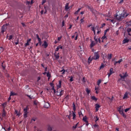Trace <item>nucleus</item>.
Returning <instances> with one entry per match:
<instances>
[{
    "label": "nucleus",
    "mask_w": 131,
    "mask_h": 131,
    "mask_svg": "<svg viewBox=\"0 0 131 131\" xmlns=\"http://www.w3.org/2000/svg\"><path fill=\"white\" fill-rule=\"evenodd\" d=\"M5 63V61H3L2 63V67L3 68V69L4 70H6V66L5 64H4Z\"/></svg>",
    "instance_id": "11"
},
{
    "label": "nucleus",
    "mask_w": 131,
    "mask_h": 131,
    "mask_svg": "<svg viewBox=\"0 0 131 131\" xmlns=\"http://www.w3.org/2000/svg\"><path fill=\"white\" fill-rule=\"evenodd\" d=\"M99 57H100V56H99V55L98 54V52H97L94 53V56L92 58H93V60H96L99 59Z\"/></svg>",
    "instance_id": "4"
},
{
    "label": "nucleus",
    "mask_w": 131,
    "mask_h": 131,
    "mask_svg": "<svg viewBox=\"0 0 131 131\" xmlns=\"http://www.w3.org/2000/svg\"><path fill=\"white\" fill-rule=\"evenodd\" d=\"M52 90L53 91V92L54 94H56V89H55V88L54 87V86H52Z\"/></svg>",
    "instance_id": "38"
},
{
    "label": "nucleus",
    "mask_w": 131,
    "mask_h": 131,
    "mask_svg": "<svg viewBox=\"0 0 131 131\" xmlns=\"http://www.w3.org/2000/svg\"><path fill=\"white\" fill-rule=\"evenodd\" d=\"M118 111H119V113H120L121 115H122L124 118H126V115H125V114L124 113V112H123V110H121V108H120V107H119V108H118Z\"/></svg>",
    "instance_id": "5"
},
{
    "label": "nucleus",
    "mask_w": 131,
    "mask_h": 131,
    "mask_svg": "<svg viewBox=\"0 0 131 131\" xmlns=\"http://www.w3.org/2000/svg\"><path fill=\"white\" fill-rule=\"evenodd\" d=\"M122 61H123L122 59H120L119 60H118L117 61H115L114 64V66H116L117 63H120L121 62H122Z\"/></svg>",
    "instance_id": "13"
},
{
    "label": "nucleus",
    "mask_w": 131,
    "mask_h": 131,
    "mask_svg": "<svg viewBox=\"0 0 131 131\" xmlns=\"http://www.w3.org/2000/svg\"><path fill=\"white\" fill-rule=\"evenodd\" d=\"M105 33H104V35L103 36V37H102V38H101V39H102V42H103V40H106L107 39V38L106 37V36H105Z\"/></svg>",
    "instance_id": "30"
},
{
    "label": "nucleus",
    "mask_w": 131,
    "mask_h": 131,
    "mask_svg": "<svg viewBox=\"0 0 131 131\" xmlns=\"http://www.w3.org/2000/svg\"><path fill=\"white\" fill-rule=\"evenodd\" d=\"M65 10H69V3H67L65 6Z\"/></svg>",
    "instance_id": "19"
},
{
    "label": "nucleus",
    "mask_w": 131,
    "mask_h": 131,
    "mask_svg": "<svg viewBox=\"0 0 131 131\" xmlns=\"http://www.w3.org/2000/svg\"><path fill=\"white\" fill-rule=\"evenodd\" d=\"M95 29H96L95 27H93L92 29V30L93 32H94V31H95Z\"/></svg>",
    "instance_id": "61"
},
{
    "label": "nucleus",
    "mask_w": 131,
    "mask_h": 131,
    "mask_svg": "<svg viewBox=\"0 0 131 131\" xmlns=\"http://www.w3.org/2000/svg\"><path fill=\"white\" fill-rule=\"evenodd\" d=\"M15 114L17 115V116H19L18 111L17 110L15 111Z\"/></svg>",
    "instance_id": "57"
},
{
    "label": "nucleus",
    "mask_w": 131,
    "mask_h": 131,
    "mask_svg": "<svg viewBox=\"0 0 131 131\" xmlns=\"http://www.w3.org/2000/svg\"><path fill=\"white\" fill-rule=\"evenodd\" d=\"M28 113H24V118H27Z\"/></svg>",
    "instance_id": "48"
},
{
    "label": "nucleus",
    "mask_w": 131,
    "mask_h": 131,
    "mask_svg": "<svg viewBox=\"0 0 131 131\" xmlns=\"http://www.w3.org/2000/svg\"><path fill=\"white\" fill-rule=\"evenodd\" d=\"M85 91H86V93H87V94H88V95H89V94L90 93V90H89V89L87 88V89H85Z\"/></svg>",
    "instance_id": "41"
},
{
    "label": "nucleus",
    "mask_w": 131,
    "mask_h": 131,
    "mask_svg": "<svg viewBox=\"0 0 131 131\" xmlns=\"http://www.w3.org/2000/svg\"><path fill=\"white\" fill-rule=\"evenodd\" d=\"M130 110V108H127L126 109H125V112L127 113L128 111H129Z\"/></svg>",
    "instance_id": "58"
},
{
    "label": "nucleus",
    "mask_w": 131,
    "mask_h": 131,
    "mask_svg": "<svg viewBox=\"0 0 131 131\" xmlns=\"http://www.w3.org/2000/svg\"><path fill=\"white\" fill-rule=\"evenodd\" d=\"M4 51V49L3 47H0V53H2Z\"/></svg>",
    "instance_id": "36"
},
{
    "label": "nucleus",
    "mask_w": 131,
    "mask_h": 131,
    "mask_svg": "<svg viewBox=\"0 0 131 131\" xmlns=\"http://www.w3.org/2000/svg\"><path fill=\"white\" fill-rule=\"evenodd\" d=\"M44 107L46 108H49V107H50V103L46 102L44 105Z\"/></svg>",
    "instance_id": "17"
},
{
    "label": "nucleus",
    "mask_w": 131,
    "mask_h": 131,
    "mask_svg": "<svg viewBox=\"0 0 131 131\" xmlns=\"http://www.w3.org/2000/svg\"><path fill=\"white\" fill-rule=\"evenodd\" d=\"M74 80L73 79V76H71L70 77V82H72Z\"/></svg>",
    "instance_id": "42"
},
{
    "label": "nucleus",
    "mask_w": 131,
    "mask_h": 131,
    "mask_svg": "<svg viewBox=\"0 0 131 131\" xmlns=\"http://www.w3.org/2000/svg\"><path fill=\"white\" fill-rule=\"evenodd\" d=\"M75 36H75V40H77V38L78 37V34L77 33V32H76L75 33Z\"/></svg>",
    "instance_id": "28"
},
{
    "label": "nucleus",
    "mask_w": 131,
    "mask_h": 131,
    "mask_svg": "<svg viewBox=\"0 0 131 131\" xmlns=\"http://www.w3.org/2000/svg\"><path fill=\"white\" fill-rule=\"evenodd\" d=\"M73 110L74 112L76 111V107L75 106V103H74V102L73 103Z\"/></svg>",
    "instance_id": "27"
},
{
    "label": "nucleus",
    "mask_w": 131,
    "mask_h": 131,
    "mask_svg": "<svg viewBox=\"0 0 131 131\" xmlns=\"http://www.w3.org/2000/svg\"><path fill=\"white\" fill-rule=\"evenodd\" d=\"M30 4H31L30 2H29V1H27L26 2V5H30Z\"/></svg>",
    "instance_id": "62"
},
{
    "label": "nucleus",
    "mask_w": 131,
    "mask_h": 131,
    "mask_svg": "<svg viewBox=\"0 0 131 131\" xmlns=\"http://www.w3.org/2000/svg\"><path fill=\"white\" fill-rule=\"evenodd\" d=\"M29 110L28 106H27L26 108L24 109V113H28V111Z\"/></svg>",
    "instance_id": "18"
},
{
    "label": "nucleus",
    "mask_w": 131,
    "mask_h": 131,
    "mask_svg": "<svg viewBox=\"0 0 131 131\" xmlns=\"http://www.w3.org/2000/svg\"><path fill=\"white\" fill-rule=\"evenodd\" d=\"M72 115H73V119L74 120L75 119V118L76 117V115L75 114V113H74V112L72 111Z\"/></svg>",
    "instance_id": "24"
},
{
    "label": "nucleus",
    "mask_w": 131,
    "mask_h": 131,
    "mask_svg": "<svg viewBox=\"0 0 131 131\" xmlns=\"http://www.w3.org/2000/svg\"><path fill=\"white\" fill-rule=\"evenodd\" d=\"M62 36H60V37H58L57 38V40L59 41L60 40H61V39H62Z\"/></svg>",
    "instance_id": "50"
},
{
    "label": "nucleus",
    "mask_w": 131,
    "mask_h": 131,
    "mask_svg": "<svg viewBox=\"0 0 131 131\" xmlns=\"http://www.w3.org/2000/svg\"><path fill=\"white\" fill-rule=\"evenodd\" d=\"M119 76L121 78V79H125V78H126L127 76V74L126 73L123 75L120 74Z\"/></svg>",
    "instance_id": "6"
},
{
    "label": "nucleus",
    "mask_w": 131,
    "mask_h": 131,
    "mask_svg": "<svg viewBox=\"0 0 131 131\" xmlns=\"http://www.w3.org/2000/svg\"><path fill=\"white\" fill-rule=\"evenodd\" d=\"M47 129L48 131H52L53 130V127L51 126V125H48Z\"/></svg>",
    "instance_id": "21"
},
{
    "label": "nucleus",
    "mask_w": 131,
    "mask_h": 131,
    "mask_svg": "<svg viewBox=\"0 0 131 131\" xmlns=\"http://www.w3.org/2000/svg\"><path fill=\"white\" fill-rule=\"evenodd\" d=\"M126 83L128 85V86H129V89H130V86H131V81L129 80H127L126 81Z\"/></svg>",
    "instance_id": "16"
},
{
    "label": "nucleus",
    "mask_w": 131,
    "mask_h": 131,
    "mask_svg": "<svg viewBox=\"0 0 131 131\" xmlns=\"http://www.w3.org/2000/svg\"><path fill=\"white\" fill-rule=\"evenodd\" d=\"M9 26V24H6L2 26V30H1V33L2 34H4L5 32V31L7 29V26Z\"/></svg>",
    "instance_id": "3"
},
{
    "label": "nucleus",
    "mask_w": 131,
    "mask_h": 131,
    "mask_svg": "<svg viewBox=\"0 0 131 131\" xmlns=\"http://www.w3.org/2000/svg\"><path fill=\"white\" fill-rule=\"evenodd\" d=\"M82 120H83V121H84L85 122H88L87 118H86V117H83Z\"/></svg>",
    "instance_id": "35"
},
{
    "label": "nucleus",
    "mask_w": 131,
    "mask_h": 131,
    "mask_svg": "<svg viewBox=\"0 0 131 131\" xmlns=\"http://www.w3.org/2000/svg\"><path fill=\"white\" fill-rule=\"evenodd\" d=\"M129 94L128 92H126L125 94H124V97H123V99L124 100H125V99L127 98H128V94Z\"/></svg>",
    "instance_id": "12"
},
{
    "label": "nucleus",
    "mask_w": 131,
    "mask_h": 131,
    "mask_svg": "<svg viewBox=\"0 0 131 131\" xmlns=\"http://www.w3.org/2000/svg\"><path fill=\"white\" fill-rule=\"evenodd\" d=\"M30 46V43L29 42H26L25 43V47H27L28 46Z\"/></svg>",
    "instance_id": "46"
},
{
    "label": "nucleus",
    "mask_w": 131,
    "mask_h": 131,
    "mask_svg": "<svg viewBox=\"0 0 131 131\" xmlns=\"http://www.w3.org/2000/svg\"><path fill=\"white\" fill-rule=\"evenodd\" d=\"M26 96L28 97L30 99H32V97L30 95L27 94Z\"/></svg>",
    "instance_id": "53"
},
{
    "label": "nucleus",
    "mask_w": 131,
    "mask_h": 131,
    "mask_svg": "<svg viewBox=\"0 0 131 131\" xmlns=\"http://www.w3.org/2000/svg\"><path fill=\"white\" fill-rule=\"evenodd\" d=\"M112 54H108V59L109 60H111L112 59Z\"/></svg>",
    "instance_id": "33"
},
{
    "label": "nucleus",
    "mask_w": 131,
    "mask_h": 131,
    "mask_svg": "<svg viewBox=\"0 0 131 131\" xmlns=\"http://www.w3.org/2000/svg\"><path fill=\"white\" fill-rule=\"evenodd\" d=\"M19 43V39L17 40V42H15V45H18Z\"/></svg>",
    "instance_id": "56"
},
{
    "label": "nucleus",
    "mask_w": 131,
    "mask_h": 131,
    "mask_svg": "<svg viewBox=\"0 0 131 131\" xmlns=\"http://www.w3.org/2000/svg\"><path fill=\"white\" fill-rule=\"evenodd\" d=\"M78 115H79V116H81V115H82V116H83V114H82V112H81V111H80V112H78Z\"/></svg>",
    "instance_id": "54"
},
{
    "label": "nucleus",
    "mask_w": 131,
    "mask_h": 131,
    "mask_svg": "<svg viewBox=\"0 0 131 131\" xmlns=\"http://www.w3.org/2000/svg\"><path fill=\"white\" fill-rule=\"evenodd\" d=\"M84 12H85L84 11H81V12H80V14L82 15H83V14H84Z\"/></svg>",
    "instance_id": "64"
},
{
    "label": "nucleus",
    "mask_w": 131,
    "mask_h": 131,
    "mask_svg": "<svg viewBox=\"0 0 131 131\" xmlns=\"http://www.w3.org/2000/svg\"><path fill=\"white\" fill-rule=\"evenodd\" d=\"M66 72V70L65 69H62V70L60 71V72H62V75L65 74V72Z\"/></svg>",
    "instance_id": "34"
},
{
    "label": "nucleus",
    "mask_w": 131,
    "mask_h": 131,
    "mask_svg": "<svg viewBox=\"0 0 131 131\" xmlns=\"http://www.w3.org/2000/svg\"><path fill=\"white\" fill-rule=\"evenodd\" d=\"M91 99L94 100V101H97L98 99L97 98L95 97V96H93L91 97Z\"/></svg>",
    "instance_id": "25"
},
{
    "label": "nucleus",
    "mask_w": 131,
    "mask_h": 131,
    "mask_svg": "<svg viewBox=\"0 0 131 131\" xmlns=\"http://www.w3.org/2000/svg\"><path fill=\"white\" fill-rule=\"evenodd\" d=\"M6 115H7V113L5 111V109H4L2 113V117L3 118L5 117L6 116Z\"/></svg>",
    "instance_id": "10"
},
{
    "label": "nucleus",
    "mask_w": 131,
    "mask_h": 131,
    "mask_svg": "<svg viewBox=\"0 0 131 131\" xmlns=\"http://www.w3.org/2000/svg\"><path fill=\"white\" fill-rule=\"evenodd\" d=\"M47 77L49 78H51V74L50 73V72H48L47 73Z\"/></svg>",
    "instance_id": "37"
},
{
    "label": "nucleus",
    "mask_w": 131,
    "mask_h": 131,
    "mask_svg": "<svg viewBox=\"0 0 131 131\" xmlns=\"http://www.w3.org/2000/svg\"><path fill=\"white\" fill-rule=\"evenodd\" d=\"M53 81H54V80L52 81V82H50V83H49L51 87L54 86V83H53Z\"/></svg>",
    "instance_id": "51"
},
{
    "label": "nucleus",
    "mask_w": 131,
    "mask_h": 131,
    "mask_svg": "<svg viewBox=\"0 0 131 131\" xmlns=\"http://www.w3.org/2000/svg\"><path fill=\"white\" fill-rule=\"evenodd\" d=\"M59 50H60L59 46H58L56 48V50H55V51L58 52V51H59Z\"/></svg>",
    "instance_id": "52"
},
{
    "label": "nucleus",
    "mask_w": 131,
    "mask_h": 131,
    "mask_svg": "<svg viewBox=\"0 0 131 131\" xmlns=\"http://www.w3.org/2000/svg\"><path fill=\"white\" fill-rule=\"evenodd\" d=\"M128 42H129V39H126V38H125L123 41V44H125V43H127Z\"/></svg>",
    "instance_id": "20"
},
{
    "label": "nucleus",
    "mask_w": 131,
    "mask_h": 131,
    "mask_svg": "<svg viewBox=\"0 0 131 131\" xmlns=\"http://www.w3.org/2000/svg\"><path fill=\"white\" fill-rule=\"evenodd\" d=\"M79 122L77 123L75 125L73 126V128L76 129L77 125H78Z\"/></svg>",
    "instance_id": "32"
},
{
    "label": "nucleus",
    "mask_w": 131,
    "mask_h": 131,
    "mask_svg": "<svg viewBox=\"0 0 131 131\" xmlns=\"http://www.w3.org/2000/svg\"><path fill=\"white\" fill-rule=\"evenodd\" d=\"M95 45V43H94V42L93 41H92L91 45H90V47L91 48H93V47H94Z\"/></svg>",
    "instance_id": "29"
},
{
    "label": "nucleus",
    "mask_w": 131,
    "mask_h": 131,
    "mask_svg": "<svg viewBox=\"0 0 131 131\" xmlns=\"http://www.w3.org/2000/svg\"><path fill=\"white\" fill-rule=\"evenodd\" d=\"M79 13V12L76 11V12H75L74 15H78Z\"/></svg>",
    "instance_id": "63"
},
{
    "label": "nucleus",
    "mask_w": 131,
    "mask_h": 131,
    "mask_svg": "<svg viewBox=\"0 0 131 131\" xmlns=\"http://www.w3.org/2000/svg\"><path fill=\"white\" fill-rule=\"evenodd\" d=\"M13 35H10L9 38H8V40H11L13 39Z\"/></svg>",
    "instance_id": "45"
},
{
    "label": "nucleus",
    "mask_w": 131,
    "mask_h": 131,
    "mask_svg": "<svg viewBox=\"0 0 131 131\" xmlns=\"http://www.w3.org/2000/svg\"><path fill=\"white\" fill-rule=\"evenodd\" d=\"M110 21L113 23V24H115V21L114 19H111Z\"/></svg>",
    "instance_id": "59"
},
{
    "label": "nucleus",
    "mask_w": 131,
    "mask_h": 131,
    "mask_svg": "<svg viewBox=\"0 0 131 131\" xmlns=\"http://www.w3.org/2000/svg\"><path fill=\"white\" fill-rule=\"evenodd\" d=\"M127 32L128 35L130 36L131 28H128L127 29Z\"/></svg>",
    "instance_id": "22"
},
{
    "label": "nucleus",
    "mask_w": 131,
    "mask_h": 131,
    "mask_svg": "<svg viewBox=\"0 0 131 131\" xmlns=\"http://www.w3.org/2000/svg\"><path fill=\"white\" fill-rule=\"evenodd\" d=\"M46 3V0H42L41 5H44Z\"/></svg>",
    "instance_id": "55"
},
{
    "label": "nucleus",
    "mask_w": 131,
    "mask_h": 131,
    "mask_svg": "<svg viewBox=\"0 0 131 131\" xmlns=\"http://www.w3.org/2000/svg\"><path fill=\"white\" fill-rule=\"evenodd\" d=\"M100 107V105L97 103H96L95 104V111H96V112H97L99 110V108Z\"/></svg>",
    "instance_id": "7"
},
{
    "label": "nucleus",
    "mask_w": 131,
    "mask_h": 131,
    "mask_svg": "<svg viewBox=\"0 0 131 131\" xmlns=\"http://www.w3.org/2000/svg\"><path fill=\"white\" fill-rule=\"evenodd\" d=\"M21 24L23 27H26V25H25V23H21Z\"/></svg>",
    "instance_id": "60"
},
{
    "label": "nucleus",
    "mask_w": 131,
    "mask_h": 131,
    "mask_svg": "<svg viewBox=\"0 0 131 131\" xmlns=\"http://www.w3.org/2000/svg\"><path fill=\"white\" fill-rule=\"evenodd\" d=\"M101 83V79H99L97 81V85L98 86H99L100 84Z\"/></svg>",
    "instance_id": "39"
},
{
    "label": "nucleus",
    "mask_w": 131,
    "mask_h": 131,
    "mask_svg": "<svg viewBox=\"0 0 131 131\" xmlns=\"http://www.w3.org/2000/svg\"><path fill=\"white\" fill-rule=\"evenodd\" d=\"M48 42L45 40L43 41V43L42 44V46H43L45 47V49H46L47 48H48Z\"/></svg>",
    "instance_id": "9"
},
{
    "label": "nucleus",
    "mask_w": 131,
    "mask_h": 131,
    "mask_svg": "<svg viewBox=\"0 0 131 131\" xmlns=\"http://www.w3.org/2000/svg\"><path fill=\"white\" fill-rule=\"evenodd\" d=\"M7 104V102H4V103H3L2 106L3 107H5Z\"/></svg>",
    "instance_id": "44"
},
{
    "label": "nucleus",
    "mask_w": 131,
    "mask_h": 131,
    "mask_svg": "<svg viewBox=\"0 0 131 131\" xmlns=\"http://www.w3.org/2000/svg\"><path fill=\"white\" fill-rule=\"evenodd\" d=\"M84 17H83L82 18L80 19V24H82L84 22Z\"/></svg>",
    "instance_id": "40"
},
{
    "label": "nucleus",
    "mask_w": 131,
    "mask_h": 131,
    "mask_svg": "<svg viewBox=\"0 0 131 131\" xmlns=\"http://www.w3.org/2000/svg\"><path fill=\"white\" fill-rule=\"evenodd\" d=\"M93 60V57L91 58V56L88 59V63L90 64L91 63V62L92 61V60Z\"/></svg>",
    "instance_id": "23"
},
{
    "label": "nucleus",
    "mask_w": 131,
    "mask_h": 131,
    "mask_svg": "<svg viewBox=\"0 0 131 131\" xmlns=\"http://www.w3.org/2000/svg\"><path fill=\"white\" fill-rule=\"evenodd\" d=\"M104 64L103 63H101V66L100 67V69H103V68H104Z\"/></svg>",
    "instance_id": "49"
},
{
    "label": "nucleus",
    "mask_w": 131,
    "mask_h": 131,
    "mask_svg": "<svg viewBox=\"0 0 131 131\" xmlns=\"http://www.w3.org/2000/svg\"><path fill=\"white\" fill-rule=\"evenodd\" d=\"M34 130L35 131H39V129L37 127V126H34Z\"/></svg>",
    "instance_id": "43"
},
{
    "label": "nucleus",
    "mask_w": 131,
    "mask_h": 131,
    "mask_svg": "<svg viewBox=\"0 0 131 131\" xmlns=\"http://www.w3.org/2000/svg\"><path fill=\"white\" fill-rule=\"evenodd\" d=\"M65 26V21L63 20L62 22V27H64Z\"/></svg>",
    "instance_id": "47"
},
{
    "label": "nucleus",
    "mask_w": 131,
    "mask_h": 131,
    "mask_svg": "<svg viewBox=\"0 0 131 131\" xmlns=\"http://www.w3.org/2000/svg\"><path fill=\"white\" fill-rule=\"evenodd\" d=\"M129 15V13H127L126 11L123 10V12H122L121 14L118 15L117 14H115L114 17L117 21H121L123 19L126 18Z\"/></svg>",
    "instance_id": "1"
},
{
    "label": "nucleus",
    "mask_w": 131,
    "mask_h": 131,
    "mask_svg": "<svg viewBox=\"0 0 131 131\" xmlns=\"http://www.w3.org/2000/svg\"><path fill=\"white\" fill-rule=\"evenodd\" d=\"M55 94L56 96L61 97L64 94V90L57 89V91Z\"/></svg>",
    "instance_id": "2"
},
{
    "label": "nucleus",
    "mask_w": 131,
    "mask_h": 131,
    "mask_svg": "<svg viewBox=\"0 0 131 131\" xmlns=\"http://www.w3.org/2000/svg\"><path fill=\"white\" fill-rule=\"evenodd\" d=\"M10 95V97L14 96H17V94L15 93L12 91H11Z\"/></svg>",
    "instance_id": "14"
},
{
    "label": "nucleus",
    "mask_w": 131,
    "mask_h": 131,
    "mask_svg": "<svg viewBox=\"0 0 131 131\" xmlns=\"http://www.w3.org/2000/svg\"><path fill=\"white\" fill-rule=\"evenodd\" d=\"M114 73L113 72V68H111L110 70V73L108 74V77H110L111 75H112Z\"/></svg>",
    "instance_id": "15"
},
{
    "label": "nucleus",
    "mask_w": 131,
    "mask_h": 131,
    "mask_svg": "<svg viewBox=\"0 0 131 131\" xmlns=\"http://www.w3.org/2000/svg\"><path fill=\"white\" fill-rule=\"evenodd\" d=\"M54 56L56 59H59L60 56H59V53L57 54H54Z\"/></svg>",
    "instance_id": "26"
},
{
    "label": "nucleus",
    "mask_w": 131,
    "mask_h": 131,
    "mask_svg": "<svg viewBox=\"0 0 131 131\" xmlns=\"http://www.w3.org/2000/svg\"><path fill=\"white\" fill-rule=\"evenodd\" d=\"M86 8H87L88 9L90 10V11H91V12H93V11H94L93 8H91V7H90L89 6H87Z\"/></svg>",
    "instance_id": "31"
},
{
    "label": "nucleus",
    "mask_w": 131,
    "mask_h": 131,
    "mask_svg": "<svg viewBox=\"0 0 131 131\" xmlns=\"http://www.w3.org/2000/svg\"><path fill=\"white\" fill-rule=\"evenodd\" d=\"M62 88V81L59 80L58 85H57V89H60Z\"/></svg>",
    "instance_id": "8"
}]
</instances>
